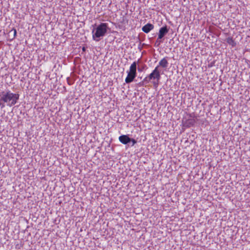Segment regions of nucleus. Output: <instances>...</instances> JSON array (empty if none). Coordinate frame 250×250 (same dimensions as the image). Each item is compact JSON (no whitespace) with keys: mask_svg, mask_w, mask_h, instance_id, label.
Instances as JSON below:
<instances>
[{"mask_svg":"<svg viewBox=\"0 0 250 250\" xmlns=\"http://www.w3.org/2000/svg\"><path fill=\"white\" fill-rule=\"evenodd\" d=\"M0 106L1 108L5 107V104L10 107L14 105L19 99L18 94L13 93L10 91L0 93Z\"/></svg>","mask_w":250,"mask_h":250,"instance_id":"obj_1","label":"nucleus"},{"mask_svg":"<svg viewBox=\"0 0 250 250\" xmlns=\"http://www.w3.org/2000/svg\"><path fill=\"white\" fill-rule=\"evenodd\" d=\"M108 28V24L107 23H101L92 32L93 40L96 42L99 41L101 38L103 37L105 35Z\"/></svg>","mask_w":250,"mask_h":250,"instance_id":"obj_2","label":"nucleus"},{"mask_svg":"<svg viewBox=\"0 0 250 250\" xmlns=\"http://www.w3.org/2000/svg\"><path fill=\"white\" fill-rule=\"evenodd\" d=\"M158 68L159 66H157L150 74L144 79L143 82L148 83L152 81L153 85L157 86L161 79V75Z\"/></svg>","mask_w":250,"mask_h":250,"instance_id":"obj_3","label":"nucleus"},{"mask_svg":"<svg viewBox=\"0 0 250 250\" xmlns=\"http://www.w3.org/2000/svg\"><path fill=\"white\" fill-rule=\"evenodd\" d=\"M127 76L125 79V82L129 83L132 82L137 75V62H133L130 65L129 70L126 71Z\"/></svg>","mask_w":250,"mask_h":250,"instance_id":"obj_4","label":"nucleus"},{"mask_svg":"<svg viewBox=\"0 0 250 250\" xmlns=\"http://www.w3.org/2000/svg\"><path fill=\"white\" fill-rule=\"evenodd\" d=\"M168 32V30L167 26L161 27L159 30L158 39H162Z\"/></svg>","mask_w":250,"mask_h":250,"instance_id":"obj_5","label":"nucleus"},{"mask_svg":"<svg viewBox=\"0 0 250 250\" xmlns=\"http://www.w3.org/2000/svg\"><path fill=\"white\" fill-rule=\"evenodd\" d=\"M119 140L121 143L124 145H126L130 142L131 139L126 135H123L119 137Z\"/></svg>","mask_w":250,"mask_h":250,"instance_id":"obj_6","label":"nucleus"},{"mask_svg":"<svg viewBox=\"0 0 250 250\" xmlns=\"http://www.w3.org/2000/svg\"><path fill=\"white\" fill-rule=\"evenodd\" d=\"M127 23L128 20L124 17H123L122 20L119 21L118 23L119 27L123 30L125 29V25Z\"/></svg>","mask_w":250,"mask_h":250,"instance_id":"obj_7","label":"nucleus"},{"mask_svg":"<svg viewBox=\"0 0 250 250\" xmlns=\"http://www.w3.org/2000/svg\"><path fill=\"white\" fill-rule=\"evenodd\" d=\"M154 28V25L151 23H147L142 27V31L146 33H149L151 30Z\"/></svg>","mask_w":250,"mask_h":250,"instance_id":"obj_8","label":"nucleus"},{"mask_svg":"<svg viewBox=\"0 0 250 250\" xmlns=\"http://www.w3.org/2000/svg\"><path fill=\"white\" fill-rule=\"evenodd\" d=\"M17 36V30L15 28H13L8 33V40L12 41Z\"/></svg>","mask_w":250,"mask_h":250,"instance_id":"obj_9","label":"nucleus"},{"mask_svg":"<svg viewBox=\"0 0 250 250\" xmlns=\"http://www.w3.org/2000/svg\"><path fill=\"white\" fill-rule=\"evenodd\" d=\"M168 62L166 58H163L159 62V66H161L163 68H166L168 66Z\"/></svg>","mask_w":250,"mask_h":250,"instance_id":"obj_10","label":"nucleus"},{"mask_svg":"<svg viewBox=\"0 0 250 250\" xmlns=\"http://www.w3.org/2000/svg\"><path fill=\"white\" fill-rule=\"evenodd\" d=\"M195 123L194 119H188L184 123V125L187 127H189L191 126H193Z\"/></svg>","mask_w":250,"mask_h":250,"instance_id":"obj_11","label":"nucleus"},{"mask_svg":"<svg viewBox=\"0 0 250 250\" xmlns=\"http://www.w3.org/2000/svg\"><path fill=\"white\" fill-rule=\"evenodd\" d=\"M227 42L232 47H234L236 46V43L234 40L231 37H228L226 39Z\"/></svg>","mask_w":250,"mask_h":250,"instance_id":"obj_12","label":"nucleus"},{"mask_svg":"<svg viewBox=\"0 0 250 250\" xmlns=\"http://www.w3.org/2000/svg\"><path fill=\"white\" fill-rule=\"evenodd\" d=\"M130 142L132 143V146H134L137 143V141L134 139H131Z\"/></svg>","mask_w":250,"mask_h":250,"instance_id":"obj_13","label":"nucleus"},{"mask_svg":"<svg viewBox=\"0 0 250 250\" xmlns=\"http://www.w3.org/2000/svg\"><path fill=\"white\" fill-rule=\"evenodd\" d=\"M82 50L83 51H85V48L84 47H83V48H82Z\"/></svg>","mask_w":250,"mask_h":250,"instance_id":"obj_14","label":"nucleus"},{"mask_svg":"<svg viewBox=\"0 0 250 250\" xmlns=\"http://www.w3.org/2000/svg\"><path fill=\"white\" fill-rule=\"evenodd\" d=\"M249 144H250V141H249Z\"/></svg>","mask_w":250,"mask_h":250,"instance_id":"obj_15","label":"nucleus"}]
</instances>
